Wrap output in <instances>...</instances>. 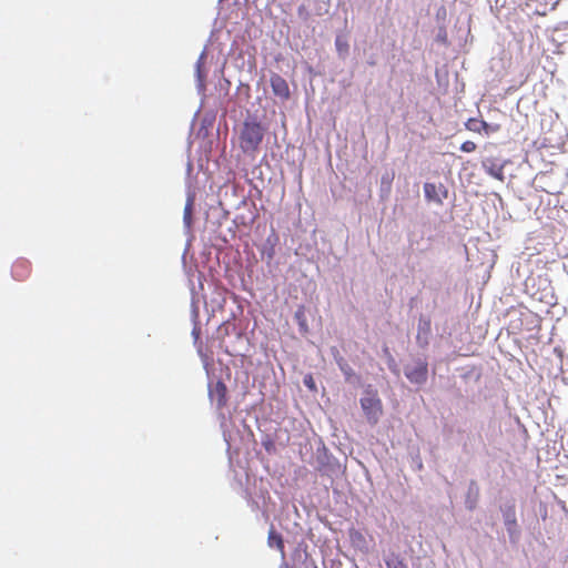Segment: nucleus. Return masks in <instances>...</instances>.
Listing matches in <instances>:
<instances>
[{
    "instance_id": "obj_1",
    "label": "nucleus",
    "mask_w": 568,
    "mask_h": 568,
    "mask_svg": "<svg viewBox=\"0 0 568 568\" xmlns=\"http://www.w3.org/2000/svg\"><path fill=\"white\" fill-rule=\"evenodd\" d=\"M263 138L264 129L261 123L256 121H245L239 136L240 148L246 154H255Z\"/></svg>"
},
{
    "instance_id": "obj_2",
    "label": "nucleus",
    "mask_w": 568,
    "mask_h": 568,
    "mask_svg": "<svg viewBox=\"0 0 568 568\" xmlns=\"http://www.w3.org/2000/svg\"><path fill=\"white\" fill-rule=\"evenodd\" d=\"M361 406L369 424H377L382 413L383 405L376 392H366L361 398Z\"/></svg>"
},
{
    "instance_id": "obj_3",
    "label": "nucleus",
    "mask_w": 568,
    "mask_h": 568,
    "mask_svg": "<svg viewBox=\"0 0 568 568\" xmlns=\"http://www.w3.org/2000/svg\"><path fill=\"white\" fill-rule=\"evenodd\" d=\"M428 365L425 361H418L414 366L405 368L407 379L417 385H422L427 381Z\"/></svg>"
},
{
    "instance_id": "obj_4",
    "label": "nucleus",
    "mask_w": 568,
    "mask_h": 568,
    "mask_svg": "<svg viewBox=\"0 0 568 568\" xmlns=\"http://www.w3.org/2000/svg\"><path fill=\"white\" fill-rule=\"evenodd\" d=\"M424 194L427 201L442 204L443 200L447 197V190L443 184L437 186L434 183L426 182L424 184Z\"/></svg>"
},
{
    "instance_id": "obj_5",
    "label": "nucleus",
    "mask_w": 568,
    "mask_h": 568,
    "mask_svg": "<svg viewBox=\"0 0 568 568\" xmlns=\"http://www.w3.org/2000/svg\"><path fill=\"white\" fill-rule=\"evenodd\" d=\"M504 523L510 540L514 542L517 541L519 537V529L514 506L504 511Z\"/></svg>"
},
{
    "instance_id": "obj_6",
    "label": "nucleus",
    "mask_w": 568,
    "mask_h": 568,
    "mask_svg": "<svg viewBox=\"0 0 568 568\" xmlns=\"http://www.w3.org/2000/svg\"><path fill=\"white\" fill-rule=\"evenodd\" d=\"M210 398L217 408H223L227 403V388L222 381H217L209 392Z\"/></svg>"
},
{
    "instance_id": "obj_7",
    "label": "nucleus",
    "mask_w": 568,
    "mask_h": 568,
    "mask_svg": "<svg viewBox=\"0 0 568 568\" xmlns=\"http://www.w3.org/2000/svg\"><path fill=\"white\" fill-rule=\"evenodd\" d=\"M270 82H271L272 91L276 97H278L283 100H287L290 98L288 84L282 75H280L277 73H273L271 75Z\"/></svg>"
},
{
    "instance_id": "obj_8",
    "label": "nucleus",
    "mask_w": 568,
    "mask_h": 568,
    "mask_svg": "<svg viewBox=\"0 0 568 568\" xmlns=\"http://www.w3.org/2000/svg\"><path fill=\"white\" fill-rule=\"evenodd\" d=\"M483 168L486 171V173L493 176L494 179L501 182L505 180L504 164L499 163V161H497L496 159H486L483 162Z\"/></svg>"
},
{
    "instance_id": "obj_9",
    "label": "nucleus",
    "mask_w": 568,
    "mask_h": 568,
    "mask_svg": "<svg viewBox=\"0 0 568 568\" xmlns=\"http://www.w3.org/2000/svg\"><path fill=\"white\" fill-rule=\"evenodd\" d=\"M31 274V264L26 258L17 260L12 265V276L17 281H24Z\"/></svg>"
},
{
    "instance_id": "obj_10",
    "label": "nucleus",
    "mask_w": 568,
    "mask_h": 568,
    "mask_svg": "<svg viewBox=\"0 0 568 568\" xmlns=\"http://www.w3.org/2000/svg\"><path fill=\"white\" fill-rule=\"evenodd\" d=\"M294 318L298 325V329L302 334H307L310 328L306 320V308L304 305H300L295 311Z\"/></svg>"
},
{
    "instance_id": "obj_11",
    "label": "nucleus",
    "mask_w": 568,
    "mask_h": 568,
    "mask_svg": "<svg viewBox=\"0 0 568 568\" xmlns=\"http://www.w3.org/2000/svg\"><path fill=\"white\" fill-rule=\"evenodd\" d=\"M267 544L271 548H276L284 557V541L281 534L276 532L273 528L268 532Z\"/></svg>"
},
{
    "instance_id": "obj_12",
    "label": "nucleus",
    "mask_w": 568,
    "mask_h": 568,
    "mask_svg": "<svg viewBox=\"0 0 568 568\" xmlns=\"http://www.w3.org/2000/svg\"><path fill=\"white\" fill-rule=\"evenodd\" d=\"M349 540L357 548H365L367 546L364 534L356 529L349 530Z\"/></svg>"
},
{
    "instance_id": "obj_13",
    "label": "nucleus",
    "mask_w": 568,
    "mask_h": 568,
    "mask_svg": "<svg viewBox=\"0 0 568 568\" xmlns=\"http://www.w3.org/2000/svg\"><path fill=\"white\" fill-rule=\"evenodd\" d=\"M465 126L471 132L480 133L483 131V126H485V121L471 118L465 123Z\"/></svg>"
},
{
    "instance_id": "obj_14",
    "label": "nucleus",
    "mask_w": 568,
    "mask_h": 568,
    "mask_svg": "<svg viewBox=\"0 0 568 568\" xmlns=\"http://www.w3.org/2000/svg\"><path fill=\"white\" fill-rule=\"evenodd\" d=\"M385 564L387 568H407L404 561L396 555L389 556Z\"/></svg>"
},
{
    "instance_id": "obj_15",
    "label": "nucleus",
    "mask_w": 568,
    "mask_h": 568,
    "mask_svg": "<svg viewBox=\"0 0 568 568\" xmlns=\"http://www.w3.org/2000/svg\"><path fill=\"white\" fill-rule=\"evenodd\" d=\"M335 47L339 54H346L349 49L347 40L343 37H337L335 40Z\"/></svg>"
},
{
    "instance_id": "obj_16",
    "label": "nucleus",
    "mask_w": 568,
    "mask_h": 568,
    "mask_svg": "<svg viewBox=\"0 0 568 568\" xmlns=\"http://www.w3.org/2000/svg\"><path fill=\"white\" fill-rule=\"evenodd\" d=\"M476 143L473 142V141H465L462 145H460V150L463 152H466V153H470V152H474L476 150Z\"/></svg>"
},
{
    "instance_id": "obj_17",
    "label": "nucleus",
    "mask_w": 568,
    "mask_h": 568,
    "mask_svg": "<svg viewBox=\"0 0 568 568\" xmlns=\"http://www.w3.org/2000/svg\"><path fill=\"white\" fill-rule=\"evenodd\" d=\"M303 382L308 389L316 390V385L312 375H306Z\"/></svg>"
},
{
    "instance_id": "obj_18",
    "label": "nucleus",
    "mask_w": 568,
    "mask_h": 568,
    "mask_svg": "<svg viewBox=\"0 0 568 568\" xmlns=\"http://www.w3.org/2000/svg\"><path fill=\"white\" fill-rule=\"evenodd\" d=\"M191 211H192V200H189V202L185 205L184 209V219L189 220L191 217Z\"/></svg>"
},
{
    "instance_id": "obj_19",
    "label": "nucleus",
    "mask_w": 568,
    "mask_h": 568,
    "mask_svg": "<svg viewBox=\"0 0 568 568\" xmlns=\"http://www.w3.org/2000/svg\"><path fill=\"white\" fill-rule=\"evenodd\" d=\"M483 131H485L486 133H489L490 125L487 122H485V126H483Z\"/></svg>"
},
{
    "instance_id": "obj_20",
    "label": "nucleus",
    "mask_w": 568,
    "mask_h": 568,
    "mask_svg": "<svg viewBox=\"0 0 568 568\" xmlns=\"http://www.w3.org/2000/svg\"><path fill=\"white\" fill-rule=\"evenodd\" d=\"M392 180H393V176H388L387 179L382 178V182H384V181H385V182H387L388 184H390Z\"/></svg>"
},
{
    "instance_id": "obj_21",
    "label": "nucleus",
    "mask_w": 568,
    "mask_h": 568,
    "mask_svg": "<svg viewBox=\"0 0 568 568\" xmlns=\"http://www.w3.org/2000/svg\"><path fill=\"white\" fill-rule=\"evenodd\" d=\"M392 180H393V176H388L387 179L382 178V182H384V181H385V182H387L388 184H390Z\"/></svg>"
},
{
    "instance_id": "obj_22",
    "label": "nucleus",
    "mask_w": 568,
    "mask_h": 568,
    "mask_svg": "<svg viewBox=\"0 0 568 568\" xmlns=\"http://www.w3.org/2000/svg\"><path fill=\"white\" fill-rule=\"evenodd\" d=\"M392 180H393V176H388L387 179L382 178V182H384V181H385V182H387L388 184H390Z\"/></svg>"
}]
</instances>
